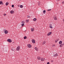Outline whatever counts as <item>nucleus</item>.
<instances>
[{
    "label": "nucleus",
    "instance_id": "nucleus-1",
    "mask_svg": "<svg viewBox=\"0 0 64 64\" xmlns=\"http://www.w3.org/2000/svg\"><path fill=\"white\" fill-rule=\"evenodd\" d=\"M20 46H18L16 48L17 51H19V50H20Z\"/></svg>",
    "mask_w": 64,
    "mask_h": 64
},
{
    "label": "nucleus",
    "instance_id": "nucleus-2",
    "mask_svg": "<svg viewBox=\"0 0 64 64\" xmlns=\"http://www.w3.org/2000/svg\"><path fill=\"white\" fill-rule=\"evenodd\" d=\"M4 32L5 34H7L8 33V31L6 30H4Z\"/></svg>",
    "mask_w": 64,
    "mask_h": 64
},
{
    "label": "nucleus",
    "instance_id": "nucleus-3",
    "mask_svg": "<svg viewBox=\"0 0 64 64\" xmlns=\"http://www.w3.org/2000/svg\"><path fill=\"white\" fill-rule=\"evenodd\" d=\"M27 46L28 48H31L32 47V46L30 44H28Z\"/></svg>",
    "mask_w": 64,
    "mask_h": 64
},
{
    "label": "nucleus",
    "instance_id": "nucleus-4",
    "mask_svg": "<svg viewBox=\"0 0 64 64\" xmlns=\"http://www.w3.org/2000/svg\"><path fill=\"white\" fill-rule=\"evenodd\" d=\"M54 20H57V17L56 16H54Z\"/></svg>",
    "mask_w": 64,
    "mask_h": 64
},
{
    "label": "nucleus",
    "instance_id": "nucleus-5",
    "mask_svg": "<svg viewBox=\"0 0 64 64\" xmlns=\"http://www.w3.org/2000/svg\"><path fill=\"white\" fill-rule=\"evenodd\" d=\"M7 41L8 42H12V40L10 39H8L7 40Z\"/></svg>",
    "mask_w": 64,
    "mask_h": 64
},
{
    "label": "nucleus",
    "instance_id": "nucleus-6",
    "mask_svg": "<svg viewBox=\"0 0 64 64\" xmlns=\"http://www.w3.org/2000/svg\"><path fill=\"white\" fill-rule=\"evenodd\" d=\"M52 32H49L47 34L48 36H50L52 34Z\"/></svg>",
    "mask_w": 64,
    "mask_h": 64
},
{
    "label": "nucleus",
    "instance_id": "nucleus-7",
    "mask_svg": "<svg viewBox=\"0 0 64 64\" xmlns=\"http://www.w3.org/2000/svg\"><path fill=\"white\" fill-rule=\"evenodd\" d=\"M10 12L11 14H13L14 13V11H13L12 10H11Z\"/></svg>",
    "mask_w": 64,
    "mask_h": 64
},
{
    "label": "nucleus",
    "instance_id": "nucleus-8",
    "mask_svg": "<svg viewBox=\"0 0 64 64\" xmlns=\"http://www.w3.org/2000/svg\"><path fill=\"white\" fill-rule=\"evenodd\" d=\"M34 49L36 50L37 51H38V48L37 47H35Z\"/></svg>",
    "mask_w": 64,
    "mask_h": 64
},
{
    "label": "nucleus",
    "instance_id": "nucleus-9",
    "mask_svg": "<svg viewBox=\"0 0 64 64\" xmlns=\"http://www.w3.org/2000/svg\"><path fill=\"white\" fill-rule=\"evenodd\" d=\"M45 60V59L44 58H42L41 59V60L42 61H44Z\"/></svg>",
    "mask_w": 64,
    "mask_h": 64
},
{
    "label": "nucleus",
    "instance_id": "nucleus-10",
    "mask_svg": "<svg viewBox=\"0 0 64 64\" xmlns=\"http://www.w3.org/2000/svg\"><path fill=\"white\" fill-rule=\"evenodd\" d=\"M32 41L33 43H35V41L34 40H32Z\"/></svg>",
    "mask_w": 64,
    "mask_h": 64
},
{
    "label": "nucleus",
    "instance_id": "nucleus-11",
    "mask_svg": "<svg viewBox=\"0 0 64 64\" xmlns=\"http://www.w3.org/2000/svg\"><path fill=\"white\" fill-rule=\"evenodd\" d=\"M50 28H53V27L52 26V24H50Z\"/></svg>",
    "mask_w": 64,
    "mask_h": 64
},
{
    "label": "nucleus",
    "instance_id": "nucleus-12",
    "mask_svg": "<svg viewBox=\"0 0 64 64\" xmlns=\"http://www.w3.org/2000/svg\"><path fill=\"white\" fill-rule=\"evenodd\" d=\"M0 4H2V5H3L4 4L3 2H2V1H0Z\"/></svg>",
    "mask_w": 64,
    "mask_h": 64
},
{
    "label": "nucleus",
    "instance_id": "nucleus-13",
    "mask_svg": "<svg viewBox=\"0 0 64 64\" xmlns=\"http://www.w3.org/2000/svg\"><path fill=\"white\" fill-rule=\"evenodd\" d=\"M36 20H37V18H34L33 19V21H36Z\"/></svg>",
    "mask_w": 64,
    "mask_h": 64
},
{
    "label": "nucleus",
    "instance_id": "nucleus-14",
    "mask_svg": "<svg viewBox=\"0 0 64 64\" xmlns=\"http://www.w3.org/2000/svg\"><path fill=\"white\" fill-rule=\"evenodd\" d=\"M57 56H58V55L57 54H55L54 55V57H56Z\"/></svg>",
    "mask_w": 64,
    "mask_h": 64
},
{
    "label": "nucleus",
    "instance_id": "nucleus-15",
    "mask_svg": "<svg viewBox=\"0 0 64 64\" xmlns=\"http://www.w3.org/2000/svg\"><path fill=\"white\" fill-rule=\"evenodd\" d=\"M59 43L60 44H61L62 43V42L61 41H60L59 42Z\"/></svg>",
    "mask_w": 64,
    "mask_h": 64
},
{
    "label": "nucleus",
    "instance_id": "nucleus-16",
    "mask_svg": "<svg viewBox=\"0 0 64 64\" xmlns=\"http://www.w3.org/2000/svg\"><path fill=\"white\" fill-rule=\"evenodd\" d=\"M38 60H40L41 59V58L40 57H38Z\"/></svg>",
    "mask_w": 64,
    "mask_h": 64
},
{
    "label": "nucleus",
    "instance_id": "nucleus-17",
    "mask_svg": "<svg viewBox=\"0 0 64 64\" xmlns=\"http://www.w3.org/2000/svg\"><path fill=\"white\" fill-rule=\"evenodd\" d=\"M26 23H28V22H29V20H26Z\"/></svg>",
    "mask_w": 64,
    "mask_h": 64
},
{
    "label": "nucleus",
    "instance_id": "nucleus-18",
    "mask_svg": "<svg viewBox=\"0 0 64 64\" xmlns=\"http://www.w3.org/2000/svg\"><path fill=\"white\" fill-rule=\"evenodd\" d=\"M8 4H9V3H8V2H7L6 4V6H7Z\"/></svg>",
    "mask_w": 64,
    "mask_h": 64
},
{
    "label": "nucleus",
    "instance_id": "nucleus-19",
    "mask_svg": "<svg viewBox=\"0 0 64 64\" xmlns=\"http://www.w3.org/2000/svg\"><path fill=\"white\" fill-rule=\"evenodd\" d=\"M34 28H31V30L32 31H34Z\"/></svg>",
    "mask_w": 64,
    "mask_h": 64
},
{
    "label": "nucleus",
    "instance_id": "nucleus-20",
    "mask_svg": "<svg viewBox=\"0 0 64 64\" xmlns=\"http://www.w3.org/2000/svg\"><path fill=\"white\" fill-rule=\"evenodd\" d=\"M45 43H46V42H43V43H42V45H44L45 44Z\"/></svg>",
    "mask_w": 64,
    "mask_h": 64
},
{
    "label": "nucleus",
    "instance_id": "nucleus-21",
    "mask_svg": "<svg viewBox=\"0 0 64 64\" xmlns=\"http://www.w3.org/2000/svg\"><path fill=\"white\" fill-rule=\"evenodd\" d=\"M20 8H22L23 7V5H20Z\"/></svg>",
    "mask_w": 64,
    "mask_h": 64
},
{
    "label": "nucleus",
    "instance_id": "nucleus-22",
    "mask_svg": "<svg viewBox=\"0 0 64 64\" xmlns=\"http://www.w3.org/2000/svg\"><path fill=\"white\" fill-rule=\"evenodd\" d=\"M60 47H62V46H63V44H60Z\"/></svg>",
    "mask_w": 64,
    "mask_h": 64
},
{
    "label": "nucleus",
    "instance_id": "nucleus-23",
    "mask_svg": "<svg viewBox=\"0 0 64 64\" xmlns=\"http://www.w3.org/2000/svg\"><path fill=\"white\" fill-rule=\"evenodd\" d=\"M27 38V37L26 36H24V39H26Z\"/></svg>",
    "mask_w": 64,
    "mask_h": 64
},
{
    "label": "nucleus",
    "instance_id": "nucleus-24",
    "mask_svg": "<svg viewBox=\"0 0 64 64\" xmlns=\"http://www.w3.org/2000/svg\"><path fill=\"white\" fill-rule=\"evenodd\" d=\"M11 50H12V51H15V49L13 50V49H11Z\"/></svg>",
    "mask_w": 64,
    "mask_h": 64
},
{
    "label": "nucleus",
    "instance_id": "nucleus-25",
    "mask_svg": "<svg viewBox=\"0 0 64 64\" xmlns=\"http://www.w3.org/2000/svg\"><path fill=\"white\" fill-rule=\"evenodd\" d=\"M43 12L44 13H45V12H46V10H43Z\"/></svg>",
    "mask_w": 64,
    "mask_h": 64
},
{
    "label": "nucleus",
    "instance_id": "nucleus-26",
    "mask_svg": "<svg viewBox=\"0 0 64 64\" xmlns=\"http://www.w3.org/2000/svg\"><path fill=\"white\" fill-rule=\"evenodd\" d=\"M22 27H23V26H24V24H22Z\"/></svg>",
    "mask_w": 64,
    "mask_h": 64
},
{
    "label": "nucleus",
    "instance_id": "nucleus-27",
    "mask_svg": "<svg viewBox=\"0 0 64 64\" xmlns=\"http://www.w3.org/2000/svg\"><path fill=\"white\" fill-rule=\"evenodd\" d=\"M38 6H39L40 4L39 2H38Z\"/></svg>",
    "mask_w": 64,
    "mask_h": 64
},
{
    "label": "nucleus",
    "instance_id": "nucleus-28",
    "mask_svg": "<svg viewBox=\"0 0 64 64\" xmlns=\"http://www.w3.org/2000/svg\"><path fill=\"white\" fill-rule=\"evenodd\" d=\"M14 5H12V8H14Z\"/></svg>",
    "mask_w": 64,
    "mask_h": 64
},
{
    "label": "nucleus",
    "instance_id": "nucleus-29",
    "mask_svg": "<svg viewBox=\"0 0 64 64\" xmlns=\"http://www.w3.org/2000/svg\"><path fill=\"white\" fill-rule=\"evenodd\" d=\"M48 10V11H51V9H50V10Z\"/></svg>",
    "mask_w": 64,
    "mask_h": 64
},
{
    "label": "nucleus",
    "instance_id": "nucleus-30",
    "mask_svg": "<svg viewBox=\"0 0 64 64\" xmlns=\"http://www.w3.org/2000/svg\"><path fill=\"white\" fill-rule=\"evenodd\" d=\"M4 16H5L6 15V14H4Z\"/></svg>",
    "mask_w": 64,
    "mask_h": 64
},
{
    "label": "nucleus",
    "instance_id": "nucleus-31",
    "mask_svg": "<svg viewBox=\"0 0 64 64\" xmlns=\"http://www.w3.org/2000/svg\"><path fill=\"white\" fill-rule=\"evenodd\" d=\"M58 41V40H56L55 41V43H56Z\"/></svg>",
    "mask_w": 64,
    "mask_h": 64
},
{
    "label": "nucleus",
    "instance_id": "nucleus-32",
    "mask_svg": "<svg viewBox=\"0 0 64 64\" xmlns=\"http://www.w3.org/2000/svg\"><path fill=\"white\" fill-rule=\"evenodd\" d=\"M55 44H53L52 45V47H55Z\"/></svg>",
    "mask_w": 64,
    "mask_h": 64
},
{
    "label": "nucleus",
    "instance_id": "nucleus-33",
    "mask_svg": "<svg viewBox=\"0 0 64 64\" xmlns=\"http://www.w3.org/2000/svg\"><path fill=\"white\" fill-rule=\"evenodd\" d=\"M27 17L28 18H30V16H28Z\"/></svg>",
    "mask_w": 64,
    "mask_h": 64
},
{
    "label": "nucleus",
    "instance_id": "nucleus-34",
    "mask_svg": "<svg viewBox=\"0 0 64 64\" xmlns=\"http://www.w3.org/2000/svg\"><path fill=\"white\" fill-rule=\"evenodd\" d=\"M62 4H64V2H62Z\"/></svg>",
    "mask_w": 64,
    "mask_h": 64
},
{
    "label": "nucleus",
    "instance_id": "nucleus-35",
    "mask_svg": "<svg viewBox=\"0 0 64 64\" xmlns=\"http://www.w3.org/2000/svg\"><path fill=\"white\" fill-rule=\"evenodd\" d=\"M50 64V63L49 62H48L47 64Z\"/></svg>",
    "mask_w": 64,
    "mask_h": 64
},
{
    "label": "nucleus",
    "instance_id": "nucleus-36",
    "mask_svg": "<svg viewBox=\"0 0 64 64\" xmlns=\"http://www.w3.org/2000/svg\"><path fill=\"white\" fill-rule=\"evenodd\" d=\"M22 22H23L24 23V24L25 23V21H22Z\"/></svg>",
    "mask_w": 64,
    "mask_h": 64
},
{
    "label": "nucleus",
    "instance_id": "nucleus-37",
    "mask_svg": "<svg viewBox=\"0 0 64 64\" xmlns=\"http://www.w3.org/2000/svg\"><path fill=\"white\" fill-rule=\"evenodd\" d=\"M22 24H24L22 21Z\"/></svg>",
    "mask_w": 64,
    "mask_h": 64
},
{
    "label": "nucleus",
    "instance_id": "nucleus-38",
    "mask_svg": "<svg viewBox=\"0 0 64 64\" xmlns=\"http://www.w3.org/2000/svg\"><path fill=\"white\" fill-rule=\"evenodd\" d=\"M13 43H14V42H13Z\"/></svg>",
    "mask_w": 64,
    "mask_h": 64
},
{
    "label": "nucleus",
    "instance_id": "nucleus-39",
    "mask_svg": "<svg viewBox=\"0 0 64 64\" xmlns=\"http://www.w3.org/2000/svg\"><path fill=\"white\" fill-rule=\"evenodd\" d=\"M26 30H25L24 32H26Z\"/></svg>",
    "mask_w": 64,
    "mask_h": 64
},
{
    "label": "nucleus",
    "instance_id": "nucleus-40",
    "mask_svg": "<svg viewBox=\"0 0 64 64\" xmlns=\"http://www.w3.org/2000/svg\"><path fill=\"white\" fill-rule=\"evenodd\" d=\"M64 22V19H63V20Z\"/></svg>",
    "mask_w": 64,
    "mask_h": 64
},
{
    "label": "nucleus",
    "instance_id": "nucleus-41",
    "mask_svg": "<svg viewBox=\"0 0 64 64\" xmlns=\"http://www.w3.org/2000/svg\"><path fill=\"white\" fill-rule=\"evenodd\" d=\"M62 44V46L64 44Z\"/></svg>",
    "mask_w": 64,
    "mask_h": 64
},
{
    "label": "nucleus",
    "instance_id": "nucleus-42",
    "mask_svg": "<svg viewBox=\"0 0 64 64\" xmlns=\"http://www.w3.org/2000/svg\"><path fill=\"white\" fill-rule=\"evenodd\" d=\"M57 1H59V0H57Z\"/></svg>",
    "mask_w": 64,
    "mask_h": 64
},
{
    "label": "nucleus",
    "instance_id": "nucleus-43",
    "mask_svg": "<svg viewBox=\"0 0 64 64\" xmlns=\"http://www.w3.org/2000/svg\"><path fill=\"white\" fill-rule=\"evenodd\" d=\"M63 45H64V44H63Z\"/></svg>",
    "mask_w": 64,
    "mask_h": 64
}]
</instances>
